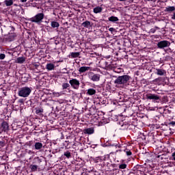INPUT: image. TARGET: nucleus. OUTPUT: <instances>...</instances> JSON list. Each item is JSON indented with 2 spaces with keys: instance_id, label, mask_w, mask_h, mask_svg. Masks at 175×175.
Segmentation results:
<instances>
[{
  "instance_id": "f257e3e1",
  "label": "nucleus",
  "mask_w": 175,
  "mask_h": 175,
  "mask_svg": "<svg viewBox=\"0 0 175 175\" xmlns=\"http://www.w3.org/2000/svg\"><path fill=\"white\" fill-rule=\"evenodd\" d=\"M31 92H32V88L25 86L20 88L18 94V96H22V98H28V96L31 95Z\"/></svg>"
},
{
  "instance_id": "f03ea898",
  "label": "nucleus",
  "mask_w": 175,
  "mask_h": 175,
  "mask_svg": "<svg viewBox=\"0 0 175 175\" xmlns=\"http://www.w3.org/2000/svg\"><path fill=\"white\" fill-rule=\"evenodd\" d=\"M44 18V13L40 12L36 14L34 16L30 18L29 21L35 23L36 24H41Z\"/></svg>"
},
{
  "instance_id": "7ed1b4c3",
  "label": "nucleus",
  "mask_w": 175,
  "mask_h": 175,
  "mask_svg": "<svg viewBox=\"0 0 175 175\" xmlns=\"http://www.w3.org/2000/svg\"><path fill=\"white\" fill-rule=\"evenodd\" d=\"M130 80L131 76L125 75L118 77L113 81V83L120 85L121 84H126V83H128V81H129Z\"/></svg>"
},
{
  "instance_id": "20e7f679",
  "label": "nucleus",
  "mask_w": 175,
  "mask_h": 175,
  "mask_svg": "<svg viewBox=\"0 0 175 175\" xmlns=\"http://www.w3.org/2000/svg\"><path fill=\"white\" fill-rule=\"evenodd\" d=\"M100 125H106L107 124V119L105 118V113L98 112L97 116H95Z\"/></svg>"
},
{
  "instance_id": "39448f33",
  "label": "nucleus",
  "mask_w": 175,
  "mask_h": 175,
  "mask_svg": "<svg viewBox=\"0 0 175 175\" xmlns=\"http://www.w3.org/2000/svg\"><path fill=\"white\" fill-rule=\"evenodd\" d=\"M120 131H126V129H132V128H135V126L131 124V122L126 120L120 122Z\"/></svg>"
},
{
  "instance_id": "423d86ee",
  "label": "nucleus",
  "mask_w": 175,
  "mask_h": 175,
  "mask_svg": "<svg viewBox=\"0 0 175 175\" xmlns=\"http://www.w3.org/2000/svg\"><path fill=\"white\" fill-rule=\"evenodd\" d=\"M69 84L73 90H79V88H80V81L77 79H72L70 80Z\"/></svg>"
},
{
  "instance_id": "0eeeda50",
  "label": "nucleus",
  "mask_w": 175,
  "mask_h": 175,
  "mask_svg": "<svg viewBox=\"0 0 175 175\" xmlns=\"http://www.w3.org/2000/svg\"><path fill=\"white\" fill-rule=\"evenodd\" d=\"M170 42L167 40H161L157 43V47L158 49H166V47H170Z\"/></svg>"
},
{
  "instance_id": "6e6552de",
  "label": "nucleus",
  "mask_w": 175,
  "mask_h": 175,
  "mask_svg": "<svg viewBox=\"0 0 175 175\" xmlns=\"http://www.w3.org/2000/svg\"><path fill=\"white\" fill-rule=\"evenodd\" d=\"M91 159L94 162V163H105V161H106V156L91 157Z\"/></svg>"
},
{
  "instance_id": "1a4fd4ad",
  "label": "nucleus",
  "mask_w": 175,
  "mask_h": 175,
  "mask_svg": "<svg viewBox=\"0 0 175 175\" xmlns=\"http://www.w3.org/2000/svg\"><path fill=\"white\" fill-rule=\"evenodd\" d=\"M146 98L149 100H154V102H159L161 98L157 94H149L146 95Z\"/></svg>"
},
{
  "instance_id": "9d476101",
  "label": "nucleus",
  "mask_w": 175,
  "mask_h": 175,
  "mask_svg": "<svg viewBox=\"0 0 175 175\" xmlns=\"http://www.w3.org/2000/svg\"><path fill=\"white\" fill-rule=\"evenodd\" d=\"M36 163H37V166L38 167H41V169H43V167H44V166L46 165V160L38 157L36 159Z\"/></svg>"
},
{
  "instance_id": "9b49d317",
  "label": "nucleus",
  "mask_w": 175,
  "mask_h": 175,
  "mask_svg": "<svg viewBox=\"0 0 175 175\" xmlns=\"http://www.w3.org/2000/svg\"><path fill=\"white\" fill-rule=\"evenodd\" d=\"M89 79L92 81H99L100 80V75L99 74H94V72H90L89 75Z\"/></svg>"
},
{
  "instance_id": "f8f14e48",
  "label": "nucleus",
  "mask_w": 175,
  "mask_h": 175,
  "mask_svg": "<svg viewBox=\"0 0 175 175\" xmlns=\"http://www.w3.org/2000/svg\"><path fill=\"white\" fill-rule=\"evenodd\" d=\"M73 155V153L71 150H66L64 152V154L62 155V159H72V157Z\"/></svg>"
},
{
  "instance_id": "ddd939ff",
  "label": "nucleus",
  "mask_w": 175,
  "mask_h": 175,
  "mask_svg": "<svg viewBox=\"0 0 175 175\" xmlns=\"http://www.w3.org/2000/svg\"><path fill=\"white\" fill-rule=\"evenodd\" d=\"M30 106L31 107H35L36 105L39 103V98L38 97H33L30 99Z\"/></svg>"
},
{
  "instance_id": "4468645a",
  "label": "nucleus",
  "mask_w": 175,
  "mask_h": 175,
  "mask_svg": "<svg viewBox=\"0 0 175 175\" xmlns=\"http://www.w3.org/2000/svg\"><path fill=\"white\" fill-rule=\"evenodd\" d=\"M107 146H108L109 147H116V148H122V146H121L119 142H108Z\"/></svg>"
},
{
  "instance_id": "2eb2a0df",
  "label": "nucleus",
  "mask_w": 175,
  "mask_h": 175,
  "mask_svg": "<svg viewBox=\"0 0 175 175\" xmlns=\"http://www.w3.org/2000/svg\"><path fill=\"white\" fill-rule=\"evenodd\" d=\"M33 8H37V9H40L43 6V1L39 0L38 1L32 3Z\"/></svg>"
},
{
  "instance_id": "dca6fc26",
  "label": "nucleus",
  "mask_w": 175,
  "mask_h": 175,
  "mask_svg": "<svg viewBox=\"0 0 175 175\" xmlns=\"http://www.w3.org/2000/svg\"><path fill=\"white\" fill-rule=\"evenodd\" d=\"M94 133L95 129H94V127L87 128L83 130V133H85V135H92Z\"/></svg>"
},
{
  "instance_id": "f3484780",
  "label": "nucleus",
  "mask_w": 175,
  "mask_h": 175,
  "mask_svg": "<svg viewBox=\"0 0 175 175\" xmlns=\"http://www.w3.org/2000/svg\"><path fill=\"white\" fill-rule=\"evenodd\" d=\"M1 131L2 132H6V131H8L9 129V124L6 121H3L1 123Z\"/></svg>"
},
{
  "instance_id": "a211bd4d",
  "label": "nucleus",
  "mask_w": 175,
  "mask_h": 175,
  "mask_svg": "<svg viewBox=\"0 0 175 175\" xmlns=\"http://www.w3.org/2000/svg\"><path fill=\"white\" fill-rule=\"evenodd\" d=\"M108 21L110 23H117L118 21H120V19L117 16H111L108 18Z\"/></svg>"
},
{
  "instance_id": "6ab92c4d",
  "label": "nucleus",
  "mask_w": 175,
  "mask_h": 175,
  "mask_svg": "<svg viewBox=\"0 0 175 175\" xmlns=\"http://www.w3.org/2000/svg\"><path fill=\"white\" fill-rule=\"evenodd\" d=\"M81 27H83L84 28H91L92 25H91V22H90V21H85L81 23Z\"/></svg>"
},
{
  "instance_id": "aec40b11",
  "label": "nucleus",
  "mask_w": 175,
  "mask_h": 175,
  "mask_svg": "<svg viewBox=\"0 0 175 175\" xmlns=\"http://www.w3.org/2000/svg\"><path fill=\"white\" fill-rule=\"evenodd\" d=\"M156 70V75H158V76H165L166 75V70L163 69L157 68Z\"/></svg>"
},
{
  "instance_id": "412c9836",
  "label": "nucleus",
  "mask_w": 175,
  "mask_h": 175,
  "mask_svg": "<svg viewBox=\"0 0 175 175\" xmlns=\"http://www.w3.org/2000/svg\"><path fill=\"white\" fill-rule=\"evenodd\" d=\"M79 57H80L79 52H72L69 55V58H79Z\"/></svg>"
},
{
  "instance_id": "4be33fe9",
  "label": "nucleus",
  "mask_w": 175,
  "mask_h": 175,
  "mask_svg": "<svg viewBox=\"0 0 175 175\" xmlns=\"http://www.w3.org/2000/svg\"><path fill=\"white\" fill-rule=\"evenodd\" d=\"M29 79V75L28 74H23L22 75L21 81H23V83H27L28 82Z\"/></svg>"
},
{
  "instance_id": "5701e85b",
  "label": "nucleus",
  "mask_w": 175,
  "mask_h": 175,
  "mask_svg": "<svg viewBox=\"0 0 175 175\" xmlns=\"http://www.w3.org/2000/svg\"><path fill=\"white\" fill-rule=\"evenodd\" d=\"M98 105H106V103H107V100L106 99V98H101V97H99L98 98Z\"/></svg>"
},
{
  "instance_id": "b1692460",
  "label": "nucleus",
  "mask_w": 175,
  "mask_h": 175,
  "mask_svg": "<svg viewBox=\"0 0 175 175\" xmlns=\"http://www.w3.org/2000/svg\"><path fill=\"white\" fill-rule=\"evenodd\" d=\"M34 148L35 150H42V148H43V144L41 142H36L34 144Z\"/></svg>"
},
{
  "instance_id": "393cba45",
  "label": "nucleus",
  "mask_w": 175,
  "mask_h": 175,
  "mask_svg": "<svg viewBox=\"0 0 175 175\" xmlns=\"http://www.w3.org/2000/svg\"><path fill=\"white\" fill-rule=\"evenodd\" d=\"M102 10H103V8L100 6H96L93 9V12L96 14H98V13H102Z\"/></svg>"
},
{
  "instance_id": "a878e982",
  "label": "nucleus",
  "mask_w": 175,
  "mask_h": 175,
  "mask_svg": "<svg viewBox=\"0 0 175 175\" xmlns=\"http://www.w3.org/2000/svg\"><path fill=\"white\" fill-rule=\"evenodd\" d=\"M90 69H91L90 67H87V66H81L79 70V72L80 73H85V72H87L88 70H90Z\"/></svg>"
},
{
  "instance_id": "bb28decb",
  "label": "nucleus",
  "mask_w": 175,
  "mask_h": 175,
  "mask_svg": "<svg viewBox=\"0 0 175 175\" xmlns=\"http://www.w3.org/2000/svg\"><path fill=\"white\" fill-rule=\"evenodd\" d=\"M54 68H55V65L51 63L47 64L46 66L47 70H54Z\"/></svg>"
},
{
  "instance_id": "cd10ccee",
  "label": "nucleus",
  "mask_w": 175,
  "mask_h": 175,
  "mask_svg": "<svg viewBox=\"0 0 175 175\" xmlns=\"http://www.w3.org/2000/svg\"><path fill=\"white\" fill-rule=\"evenodd\" d=\"M124 162V160L121 161V164L119 165V169L124 170V169H126V167H128V165Z\"/></svg>"
},
{
  "instance_id": "c85d7f7f",
  "label": "nucleus",
  "mask_w": 175,
  "mask_h": 175,
  "mask_svg": "<svg viewBox=\"0 0 175 175\" xmlns=\"http://www.w3.org/2000/svg\"><path fill=\"white\" fill-rule=\"evenodd\" d=\"M174 6H167L165 8V12H167V13H172V12H174Z\"/></svg>"
},
{
  "instance_id": "c756f323",
  "label": "nucleus",
  "mask_w": 175,
  "mask_h": 175,
  "mask_svg": "<svg viewBox=\"0 0 175 175\" xmlns=\"http://www.w3.org/2000/svg\"><path fill=\"white\" fill-rule=\"evenodd\" d=\"M51 26L52 28H59V23L53 21L51 22Z\"/></svg>"
},
{
  "instance_id": "7c9ffc66",
  "label": "nucleus",
  "mask_w": 175,
  "mask_h": 175,
  "mask_svg": "<svg viewBox=\"0 0 175 175\" xmlns=\"http://www.w3.org/2000/svg\"><path fill=\"white\" fill-rule=\"evenodd\" d=\"M96 94V90H95L94 89L90 88L88 90V92H87L88 95L92 96V95H95Z\"/></svg>"
},
{
  "instance_id": "2f4dec72",
  "label": "nucleus",
  "mask_w": 175,
  "mask_h": 175,
  "mask_svg": "<svg viewBox=\"0 0 175 175\" xmlns=\"http://www.w3.org/2000/svg\"><path fill=\"white\" fill-rule=\"evenodd\" d=\"M62 88L63 90H68L69 88H70V83H63L62 85Z\"/></svg>"
},
{
  "instance_id": "473e14b6",
  "label": "nucleus",
  "mask_w": 175,
  "mask_h": 175,
  "mask_svg": "<svg viewBox=\"0 0 175 175\" xmlns=\"http://www.w3.org/2000/svg\"><path fill=\"white\" fill-rule=\"evenodd\" d=\"M17 64H24L25 62V58L23 57H19L16 59Z\"/></svg>"
},
{
  "instance_id": "72a5a7b5",
  "label": "nucleus",
  "mask_w": 175,
  "mask_h": 175,
  "mask_svg": "<svg viewBox=\"0 0 175 175\" xmlns=\"http://www.w3.org/2000/svg\"><path fill=\"white\" fill-rule=\"evenodd\" d=\"M38 165H30L29 169H31V172H38Z\"/></svg>"
},
{
  "instance_id": "f704fd0d",
  "label": "nucleus",
  "mask_w": 175,
  "mask_h": 175,
  "mask_svg": "<svg viewBox=\"0 0 175 175\" xmlns=\"http://www.w3.org/2000/svg\"><path fill=\"white\" fill-rule=\"evenodd\" d=\"M13 1L14 0H5L4 3L5 6H12V5H13Z\"/></svg>"
},
{
  "instance_id": "c9c22d12",
  "label": "nucleus",
  "mask_w": 175,
  "mask_h": 175,
  "mask_svg": "<svg viewBox=\"0 0 175 175\" xmlns=\"http://www.w3.org/2000/svg\"><path fill=\"white\" fill-rule=\"evenodd\" d=\"M135 172L137 173V175L144 174V167H143V166L141 167V168H139V170Z\"/></svg>"
},
{
  "instance_id": "e433bc0d",
  "label": "nucleus",
  "mask_w": 175,
  "mask_h": 175,
  "mask_svg": "<svg viewBox=\"0 0 175 175\" xmlns=\"http://www.w3.org/2000/svg\"><path fill=\"white\" fill-rule=\"evenodd\" d=\"M42 113H43L42 108H38L36 109V114H37L38 116H42Z\"/></svg>"
},
{
  "instance_id": "4c0bfd02",
  "label": "nucleus",
  "mask_w": 175,
  "mask_h": 175,
  "mask_svg": "<svg viewBox=\"0 0 175 175\" xmlns=\"http://www.w3.org/2000/svg\"><path fill=\"white\" fill-rule=\"evenodd\" d=\"M123 151L126 154L127 157H131V155H132V151L128 148L124 149Z\"/></svg>"
},
{
  "instance_id": "58836bf2",
  "label": "nucleus",
  "mask_w": 175,
  "mask_h": 175,
  "mask_svg": "<svg viewBox=\"0 0 175 175\" xmlns=\"http://www.w3.org/2000/svg\"><path fill=\"white\" fill-rule=\"evenodd\" d=\"M33 69H38L40 66V63H33L32 64Z\"/></svg>"
},
{
  "instance_id": "ea45409f",
  "label": "nucleus",
  "mask_w": 175,
  "mask_h": 175,
  "mask_svg": "<svg viewBox=\"0 0 175 175\" xmlns=\"http://www.w3.org/2000/svg\"><path fill=\"white\" fill-rule=\"evenodd\" d=\"M166 61H170V56L167 55L165 57H163V60L161 61V64L166 62Z\"/></svg>"
},
{
  "instance_id": "a19ab883",
  "label": "nucleus",
  "mask_w": 175,
  "mask_h": 175,
  "mask_svg": "<svg viewBox=\"0 0 175 175\" xmlns=\"http://www.w3.org/2000/svg\"><path fill=\"white\" fill-rule=\"evenodd\" d=\"M142 165H137L133 167V171L134 172H137L138 171L139 169H142Z\"/></svg>"
},
{
  "instance_id": "79ce46f5",
  "label": "nucleus",
  "mask_w": 175,
  "mask_h": 175,
  "mask_svg": "<svg viewBox=\"0 0 175 175\" xmlns=\"http://www.w3.org/2000/svg\"><path fill=\"white\" fill-rule=\"evenodd\" d=\"M5 142L4 141H0V148H2L3 147H5Z\"/></svg>"
},
{
  "instance_id": "37998d69",
  "label": "nucleus",
  "mask_w": 175,
  "mask_h": 175,
  "mask_svg": "<svg viewBox=\"0 0 175 175\" xmlns=\"http://www.w3.org/2000/svg\"><path fill=\"white\" fill-rule=\"evenodd\" d=\"M128 175H137V174L135 172V171H134V170L133 171H131Z\"/></svg>"
},
{
  "instance_id": "c03bdc74",
  "label": "nucleus",
  "mask_w": 175,
  "mask_h": 175,
  "mask_svg": "<svg viewBox=\"0 0 175 175\" xmlns=\"http://www.w3.org/2000/svg\"><path fill=\"white\" fill-rule=\"evenodd\" d=\"M4 58H6V55L3 53L0 54V59H3Z\"/></svg>"
},
{
  "instance_id": "a18cd8bd",
  "label": "nucleus",
  "mask_w": 175,
  "mask_h": 175,
  "mask_svg": "<svg viewBox=\"0 0 175 175\" xmlns=\"http://www.w3.org/2000/svg\"><path fill=\"white\" fill-rule=\"evenodd\" d=\"M169 125L170 126H175V120L170 122Z\"/></svg>"
},
{
  "instance_id": "49530a36",
  "label": "nucleus",
  "mask_w": 175,
  "mask_h": 175,
  "mask_svg": "<svg viewBox=\"0 0 175 175\" xmlns=\"http://www.w3.org/2000/svg\"><path fill=\"white\" fill-rule=\"evenodd\" d=\"M122 151H124V150L122 149L116 150L115 154H117L118 152L121 153L122 152Z\"/></svg>"
},
{
  "instance_id": "de8ad7c7",
  "label": "nucleus",
  "mask_w": 175,
  "mask_h": 175,
  "mask_svg": "<svg viewBox=\"0 0 175 175\" xmlns=\"http://www.w3.org/2000/svg\"><path fill=\"white\" fill-rule=\"evenodd\" d=\"M109 31L110 32H114V31H116V29H114L113 27H110V28L109 29Z\"/></svg>"
},
{
  "instance_id": "09e8293b",
  "label": "nucleus",
  "mask_w": 175,
  "mask_h": 175,
  "mask_svg": "<svg viewBox=\"0 0 175 175\" xmlns=\"http://www.w3.org/2000/svg\"><path fill=\"white\" fill-rule=\"evenodd\" d=\"M156 31H157V29H155L154 28H152V29H150V32L152 33H155Z\"/></svg>"
},
{
  "instance_id": "8fccbe9b",
  "label": "nucleus",
  "mask_w": 175,
  "mask_h": 175,
  "mask_svg": "<svg viewBox=\"0 0 175 175\" xmlns=\"http://www.w3.org/2000/svg\"><path fill=\"white\" fill-rule=\"evenodd\" d=\"M18 103H24V98H20L18 100Z\"/></svg>"
},
{
  "instance_id": "3c124183",
  "label": "nucleus",
  "mask_w": 175,
  "mask_h": 175,
  "mask_svg": "<svg viewBox=\"0 0 175 175\" xmlns=\"http://www.w3.org/2000/svg\"><path fill=\"white\" fill-rule=\"evenodd\" d=\"M172 159L174 161H175V152H174L172 154ZM174 165H175V162H174Z\"/></svg>"
},
{
  "instance_id": "603ef678",
  "label": "nucleus",
  "mask_w": 175,
  "mask_h": 175,
  "mask_svg": "<svg viewBox=\"0 0 175 175\" xmlns=\"http://www.w3.org/2000/svg\"><path fill=\"white\" fill-rule=\"evenodd\" d=\"M172 19L175 20V12H174L173 15L172 16Z\"/></svg>"
},
{
  "instance_id": "864d4df0",
  "label": "nucleus",
  "mask_w": 175,
  "mask_h": 175,
  "mask_svg": "<svg viewBox=\"0 0 175 175\" xmlns=\"http://www.w3.org/2000/svg\"><path fill=\"white\" fill-rule=\"evenodd\" d=\"M64 138H65V137L64 136V134L62 133V136H61L60 139H64Z\"/></svg>"
},
{
  "instance_id": "5fc2aeb1",
  "label": "nucleus",
  "mask_w": 175,
  "mask_h": 175,
  "mask_svg": "<svg viewBox=\"0 0 175 175\" xmlns=\"http://www.w3.org/2000/svg\"><path fill=\"white\" fill-rule=\"evenodd\" d=\"M21 2L22 3L27 2V0H21Z\"/></svg>"
},
{
  "instance_id": "6e6d98bb",
  "label": "nucleus",
  "mask_w": 175,
  "mask_h": 175,
  "mask_svg": "<svg viewBox=\"0 0 175 175\" xmlns=\"http://www.w3.org/2000/svg\"><path fill=\"white\" fill-rule=\"evenodd\" d=\"M11 28H12V31H14V27H11Z\"/></svg>"
},
{
  "instance_id": "4d7b16f0",
  "label": "nucleus",
  "mask_w": 175,
  "mask_h": 175,
  "mask_svg": "<svg viewBox=\"0 0 175 175\" xmlns=\"http://www.w3.org/2000/svg\"><path fill=\"white\" fill-rule=\"evenodd\" d=\"M119 1H120L121 2H123L124 1H126V0H119Z\"/></svg>"
},
{
  "instance_id": "13d9d810",
  "label": "nucleus",
  "mask_w": 175,
  "mask_h": 175,
  "mask_svg": "<svg viewBox=\"0 0 175 175\" xmlns=\"http://www.w3.org/2000/svg\"><path fill=\"white\" fill-rule=\"evenodd\" d=\"M170 53H172V49H170Z\"/></svg>"
},
{
  "instance_id": "bf43d9fd",
  "label": "nucleus",
  "mask_w": 175,
  "mask_h": 175,
  "mask_svg": "<svg viewBox=\"0 0 175 175\" xmlns=\"http://www.w3.org/2000/svg\"><path fill=\"white\" fill-rule=\"evenodd\" d=\"M118 44H120V42H117Z\"/></svg>"
},
{
  "instance_id": "052dcab7",
  "label": "nucleus",
  "mask_w": 175,
  "mask_h": 175,
  "mask_svg": "<svg viewBox=\"0 0 175 175\" xmlns=\"http://www.w3.org/2000/svg\"><path fill=\"white\" fill-rule=\"evenodd\" d=\"M0 133H1V126H0Z\"/></svg>"
}]
</instances>
